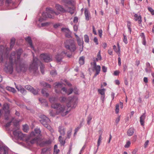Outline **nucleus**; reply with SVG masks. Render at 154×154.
<instances>
[{
    "instance_id": "f257e3e1",
    "label": "nucleus",
    "mask_w": 154,
    "mask_h": 154,
    "mask_svg": "<svg viewBox=\"0 0 154 154\" xmlns=\"http://www.w3.org/2000/svg\"><path fill=\"white\" fill-rule=\"evenodd\" d=\"M23 52L22 49H20L16 51V52H13L11 54L8 62H7L4 68V70L7 73L11 74L13 72V62L14 60L16 64V69L18 72H25L27 70L26 65L21 62L20 57Z\"/></svg>"
},
{
    "instance_id": "f03ea898",
    "label": "nucleus",
    "mask_w": 154,
    "mask_h": 154,
    "mask_svg": "<svg viewBox=\"0 0 154 154\" xmlns=\"http://www.w3.org/2000/svg\"><path fill=\"white\" fill-rule=\"evenodd\" d=\"M33 55V59L32 62L30 64L29 67V71L34 74L35 76H37L39 73L38 66L39 63H40V69L41 72L42 74L44 73V65L41 63L39 60L36 57H35Z\"/></svg>"
},
{
    "instance_id": "7ed1b4c3",
    "label": "nucleus",
    "mask_w": 154,
    "mask_h": 154,
    "mask_svg": "<svg viewBox=\"0 0 154 154\" xmlns=\"http://www.w3.org/2000/svg\"><path fill=\"white\" fill-rule=\"evenodd\" d=\"M51 107L57 109V115L60 114L62 116L66 115L69 111L66 109V107L59 103H55L51 104Z\"/></svg>"
},
{
    "instance_id": "20e7f679",
    "label": "nucleus",
    "mask_w": 154,
    "mask_h": 154,
    "mask_svg": "<svg viewBox=\"0 0 154 154\" xmlns=\"http://www.w3.org/2000/svg\"><path fill=\"white\" fill-rule=\"evenodd\" d=\"M46 12H43L42 14V16L43 17V18H40L39 21L40 22L42 21L47 18H53L54 17V14L57 15L59 14L58 12H55L53 9L50 8H46Z\"/></svg>"
},
{
    "instance_id": "39448f33",
    "label": "nucleus",
    "mask_w": 154,
    "mask_h": 154,
    "mask_svg": "<svg viewBox=\"0 0 154 154\" xmlns=\"http://www.w3.org/2000/svg\"><path fill=\"white\" fill-rule=\"evenodd\" d=\"M65 47L69 50L71 52H74L76 48L73 39H68L66 40L64 43Z\"/></svg>"
},
{
    "instance_id": "423d86ee",
    "label": "nucleus",
    "mask_w": 154,
    "mask_h": 154,
    "mask_svg": "<svg viewBox=\"0 0 154 154\" xmlns=\"http://www.w3.org/2000/svg\"><path fill=\"white\" fill-rule=\"evenodd\" d=\"M40 123L47 129L49 130L51 132H53V129L49 125L50 120L45 116H44L43 118L40 120Z\"/></svg>"
},
{
    "instance_id": "0eeeda50",
    "label": "nucleus",
    "mask_w": 154,
    "mask_h": 154,
    "mask_svg": "<svg viewBox=\"0 0 154 154\" xmlns=\"http://www.w3.org/2000/svg\"><path fill=\"white\" fill-rule=\"evenodd\" d=\"M55 92L57 93H59L61 90L63 91L65 93H67V90L65 87H62V84L60 83L56 82L54 84Z\"/></svg>"
},
{
    "instance_id": "6e6552de",
    "label": "nucleus",
    "mask_w": 154,
    "mask_h": 154,
    "mask_svg": "<svg viewBox=\"0 0 154 154\" xmlns=\"http://www.w3.org/2000/svg\"><path fill=\"white\" fill-rule=\"evenodd\" d=\"M40 58L45 62H48L52 60L51 57L49 54H43L40 55Z\"/></svg>"
},
{
    "instance_id": "1a4fd4ad",
    "label": "nucleus",
    "mask_w": 154,
    "mask_h": 154,
    "mask_svg": "<svg viewBox=\"0 0 154 154\" xmlns=\"http://www.w3.org/2000/svg\"><path fill=\"white\" fill-rule=\"evenodd\" d=\"M61 31L65 33V36L66 37L68 38L71 37V32L68 28H63L61 29Z\"/></svg>"
},
{
    "instance_id": "9d476101",
    "label": "nucleus",
    "mask_w": 154,
    "mask_h": 154,
    "mask_svg": "<svg viewBox=\"0 0 154 154\" xmlns=\"http://www.w3.org/2000/svg\"><path fill=\"white\" fill-rule=\"evenodd\" d=\"M41 131L40 129L38 128H36L34 130V132H31L30 135L32 136H36L37 137L39 138V137L41 135Z\"/></svg>"
},
{
    "instance_id": "9b49d317",
    "label": "nucleus",
    "mask_w": 154,
    "mask_h": 154,
    "mask_svg": "<svg viewBox=\"0 0 154 154\" xmlns=\"http://www.w3.org/2000/svg\"><path fill=\"white\" fill-rule=\"evenodd\" d=\"M94 67L95 70L96 72L94 75L95 76L98 74L100 70V66L99 65H97L96 61L94 60Z\"/></svg>"
},
{
    "instance_id": "f8f14e48",
    "label": "nucleus",
    "mask_w": 154,
    "mask_h": 154,
    "mask_svg": "<svg viewBox=\"0 0 154 154\" xmlns=\"http://www.w3.org/2000/svg\"><path fill=\"white\" fill-rule=\"evenodd\" d=\"M8 148L7 146H0V154H8Z\"/></svg>"
},
{
    "instance_id": "ddd939ff",
    "label": "nucleus",
    "mask_w": 154,
    "mask_h": 154,
    "mask_svg": "<svg viewBox=\"0 0 154 154\" xmlns=\"http://www.w3.org/2000/svg\"><path fill=\"white\" fill-rule=\"evenodd\" d=\"M66 54V53L65 51L62 52L60 54H57L55 57L57 61L58 62L60 61L64 57V55Z\"/></svg>"
},
{
    "instance_id": "4468645a",
    "label": "nucleus",
    "mask_w": 154,
    "mask_h": 154,
    "mask_svg": "<svg viewBox=\"0 0 154 154\" xmlns=\"http://www.w3.org/2000/svg\"><path fill=\"white\" fill-rule=\"evenodd\" d=\"M16 85V88L17 89L18 91H20L22 94H24L26 93V90L21 85H16V83H15Z\"/></svg>"
},
{
    "instance_id": "2eb2a0df",
    "label": "nucleus",
    "mask_w": 154,
    "mask_h": 154,
    "mask_svg": "<svg viewBox=\"0 0 154 154\" xmlns=\"http://www.w3.org/2000/svg\"><path fill=\"white\" fill-rule=\"evenodd\" d=\"M76 104L75 101H74V100H72L67 104V106L68 107H71L72 108L74 109L75 107Z\"/></svg>"
},
{
    "instance_id": "dca6fc26",
    "label": "nucleus",
    "mask_w": 154,
    "mask_h": 154,
    "mask_svg": "<svg viewBox=\"0 0 154 154\" xmlns=\"http://www.w3.org/2000/svg\"><path fill=\"white\" fill-rule=\"evenodd\" d=\"M55 7L57 10L62 12L64 13L66 11V10L62 6L58 4H56Z\"/></svg>"
},
{
    "instance_id": "f3484780",
    "label": "nucleus",
    "mask_w": 154,
    "mask_h": 154,
    "mask_svg": "<svg viewBox=\"0 0 154 154\" xmlns=\"http://www.w3.org/2000/svg\"><path fill=\"white\" fill-rule=\"evenodd\" d=\"M145 112L143 114V115L140 117V122L141 125L143 126L144 125V120L145 119L146 115Z\"/></svg>"
},
{
    "instance_id": "a211bd4d",
    "label": "nucleus",
    "mask_w": 154,
    "mask_h": 154,
    "mask_svg": "<svg viewBox=\"0 0 154 154\" xmlns=\"http://www.w3.org/2000/svg\"><path fill=\"white\" fill-rule=\"evenodd\" d=\"M135 20L136 21H138V23L140 24L141 23V17L140 15L138 16L137 14H136L134 15Z\"/></svg>"
},
{
    "instance_id": "6ab92c4d",
    "label": "nucleus",
    "mask_w": 154,
    "mask_h": 154,
    "mask_svg": "<svg viewBox=\"0 0 154 154\" xmlns=\"http://www.w3.org/2000/svg\"><path fill=\"white\" fill-rule=\"evenodd\" d=\"M39 100L40 103L45 106L47 107L48 106V103L45 99H44L42 98H41L39 99Z\"/></svg>"
},
{
    "instance_id": "aec40b11",
    "label": "nucleus",
    "mask_w": 154,
    "mask_h": 154,
    "mask_svg": "<svg viewBox=\"0 0 154 154\" xmlns=\"http://www.w3.org/2000/svg\"><path fill=\"white\" fill-rule=\"evenodd\" d=\"M145 70L146 72H151V66L150 64L148 62L146 63V67Z\"/></svg>"
},
{
    "instance_id": "412c9836",
    "label": "nucleus",
    "mask_w": 154,
    "mask_h": 154,
    "mask_svg": "<svg viewBox=\"0 0 154 154\" xmlns=\"http://www.w3.org/2000/svg\"><path fill=\"white\" fill-rule=\"evenodd\" d=\"M85 14L86 20L87 21L89 20V17L90 15V13L89 12L87 9H85Z\"/></svg>"
},
{
    "instance_id": "4be33fe9",
    "label": "nucleus",
    "mask_w": 154,
    "mask_h": 154,
    "mask_svg": "<svg viewBox=\"0 0 154 154\" xmlns=\"http://www.w3.org/2000/svg\"><path fill=\"white\" fill-rule=\"evenodd\" d=\"M59 131L61 135H65V130L63 127L60 126L59 128Z\"/></svg>"
},
{
    "instance_id": "5701e85b",
    "label": "nucleus",
    "mask_w": 154,
    "mask_h": 154,
    "mask_svg": "<svg viewBox=\"0 0 154 154\" xmlns=\"http://www.w3.org/2000/svg\"><path fill=\"white\" fill-rule=\"evenodd\" d=\"M25 40L29 44L31 48H33V46L32 45V42L30 37H28L27 38H25Z\"/></svg>"
},
{
    "instance_id": "b1692460",
    "label": "nucleus",
    "mask_w": 154,
    "mask_h": 154,
    "mask_svg": "<svg viewBox=\"0 0 154 154\" xmlns=\"http://www.w3.org/2000/svg\"><path fill=\"white\" fill-rule=\"evenodd\" d=\"M40 139L38 137H35L30 140L29 142L30 143L32 144L35 143H38Z\"/></svg>"
},
{
    "instance_id": "393cba45",
    "label": "nucleus",
    "mask_w": 154,
    "mask_h": 154,
    "mask_svg": "<svg viewBox=\"0 0 154 154\" xmlns=\"http://www.w3.org/2000/svg\"><path fill=\"white\" fill-rule=\"evenodd\" d=\"M49 101L52 104H55V102L57 101V98L55 97H52L49 98Z\"/></svg>"
},
{
    "instance_id": "a878e982",
    "label": "nucleus",
    "mask_w": 154,
    "mask_h": 154,
    "mask_svg": "<svg viewBox=\"0 0 154 154\" xmlns=\"http://www.w3.org/2000/svg\"><path fill=\"white\" fill-rule=\"evenodd\" d=\"M134 129L133 128H131L128 130L127 132V134L128 136H132L134 132Z\"/></svg>"
},
{
    "instance_id": "bb28decb",
    "label": "nucleus",
    "mask_w": 154,
    "mask_h": 154,
    "mask_svg": "<svg viewBox=\"0 0 154 154\" xmlns=\"http://www.w3.org/2000/svg\"><path fill=\"white\" fill-rule=\"evenodd\" d=\"M77 40L78 45L80 46V47H82V49L83 48V41L80 38H78L77 39Z\"/></svg>"
},
{
    "instance_id": "cd10ccee",
    "label": "nucleus",
    "mask_w": 154,
    "mask_h": 154,
    "mask_svg": "<svg viewBox=\"0 0 154 154\" xmlns=\"http://www.w3.org/2000/svg\"><path fill=\"white\" fill-rule=\"evenodd\" d=\"M15 42V39L14 38H12L11 40V42L10 44V48L12 49L14 46Z\"/></svg>"
},
{
    "instance_id": "c85d7f7f",
    "label": "nucleus",
    "mask_w": 154,
    "mask_h": 154,
    "mask_svg": "<svg viewBox=\"0 0 154 154\" xmlns=\"http://www.w3.org/2000/svg\"><path fill=\"white\" fill-rule=\"evenodd\" d=\"M3 109L5 110H6L7 112L9 111V106L8 104L7 103H5L3 105Z\"/></svg>"
},
{
    "instance_id": "c756f323",
    "label": "nucleus",
    "mask_w": 154,
    "mask_h": 154,
    "mask_svg": "<svg viewBox=\"0 0 154 154\" xmlns=\"http://www.w3.org/2000/svg\"><path fill=\"white\" fill-rule=\"evenodd\" d=\"M40 84L43 86L46 87L47 88H51V85L45 82H41L40 83Z\"/></svg>"
},
{
    "instance_id": "7c9ffc66",
    "label": "nucleus",
    "mask_w": 154,
    "mask_h": 154,
    "mask_svg": "<svg viewBox=\"0 0 154 154\" xmlns=\"http://www.w3.org/2000/svg\"><path fill=\"white\" fill-rule=\"evenodd\" d=\"M6 89L7 90H8V91L12 92L13 93H15L16 91V90L14 88L10 87H6Z\"/></svg>"
},
{
    "instance_id": "2f4dec72",
    "label": "nucleus",
    "mask_w": 154,
    "mask_h": 154,
    "mask_svg": "<svg viewBox=\"0 0 154 154\" xmlns=\"http://www.w3.org/2000/svg\"><path fill=\"white\" fill-rule=\"evenodd\" d=\"M69 10H66V12H68L70 13L71 14H72L74 13V10L75 8L74 7H72V8L68 7Z\"/></svg>"
},
{
    "instance_id": "473e14b6",
    "label": "nucleus",
    "mask_w": 154,
    "mask_h": 154,
    "mask_svg": "<svg viewBox=\"0 0 154 154\" xmlns=\"http://www.w3.org/2000/svg\"><path fill=\"white\" fill-rule=\"evenodd\" d=\"M45 90V88L42 89L41 91V93L43 96H45L47 97L49 96V94L48 93L46 92Z\"/></svg>"
},
{
    "instance_id": "72a5a7b5",
    "label": "nucleus",
    "mask_w": 154,
    "mask_h": 154,
    "mask_svg": "<svg viewBox=\"0 0 154 154\" xmlns=\"http://www.w3.org/2000/svg\"><path fill=\"white\" fill-rule=\"evenodd\" d=\"M6 55V57H8V55L6 54H4L2 53V54H0V62H3L4 60V59H5V56Z\"/></svg>"
},
{
    "instance_id": "f704fd0d",
    "label": "nucleus",
    "mask_w": 154,
    "mask_h": 154,
    "mask_svg": "<svg viewBox=\"0 0 154 154\" xmlns=\"http://www.w3.org/2000/svg\"><path fill=\"white\" fill-rule=\"evenodd\" d=\"M85 58L82 56L80 57L79 60V63L80 65H83L84 63Z\"/></svg>"
},
{
    "instance_id": "c9c22d12",
    "label": "nucleus",
    "mask_w": 154,
    "mask_h": 154,
    "mask_svg": "<svg viewBox=\"0 0 154 154\" xmlns=\"http://www.w3.org/2000/svg\"><path fill=\"white\" fill-rule=\"evenodd\" d=\"M101 134H100L99 135V138H98V141H97V150L98 149L99 146L100 145V143L101 142Z\"/></svg>"
},
{
    "instance_id": "e433bc0d",
    "label": "nucleus",
    "mask_w": 154,
    "mask_h": 154,
    "mask_svg": "<svg viewBox=\"0 0 154 154\" xmlns=\"http://www.w3.org/2000/svg\"><path fill=\"white\" fill-rule=\"evenodd\" d=\"M105 89L104 88L102 89H98V91L99 94L101 95H104L105 94Z\"/></svg>"
},
{
    "instance_id": "4c0bfd02",
    "label": "nucleus",
    "mask_w": 154,
    "mask_h": 154,
    "mask_svg": "<svg viewBox=\"0 0 154 154\" xmlns=\"http://www.w3.org/2000/svg\"><path fill=\"white\" fill-rule=\"evenodd\" d=\"M102 59V57L100 54V51H99L97 56V58H96V60H95L96 62L98 60H101Z\"/></svg>"
},
{
    "instance_id": "58836bf2",
    "label": "nucleus",
    "mask_w": 154,
    "mask_h": 154,
    "mask_svg": "<svg viewBox=\"0 0 154 154\" xmlns=\"http://www.w3.org/2000/svg\"><path fill=\"white\" fill-rule=\"evenodd\" d=\"M131 78L130 79H129V78H125V79H124V82L125 84L128 85V81H131Z\"/></svg>"
},
{
    "instance_id": "ea45409f",
    "label": "nucleus",
    "mask_w": 154,
    "mask_h": 154,
    "mask_svg": "<svg viewBox=\"0 0 154 154\" xmlns=\"http://www.w3.org/2000/svg\"><path fill=\"white\" fill-rule=\"evenodd\" d=\"M92 119V117L91 115H89L87 118V123L88 125L90 124L91 121Z\"/></svg>"
},
{
    "instance_id": "a19ab883",
    "label": "nucleus",
    "mask_w": 154,
    "mask_h": 154,
    "mask_svg": "<svg viewBox=\"0 0 154 154\" xmlns=\"http://www.w3.org/2000/svg\"><path fill=\"white\" fill-rule=\"evenodd\" d=\"M131 22L129 21H127V27L129 31L130 32V33H131Z\"/></svg>"
},
{
    "instance_id": "79ce46f5",
    "label": "nucleus",
    "mask_w": 154,
    "mask_h": 154,
    "mask_svg": "<svg viewBox=\"0 0 154 154\" xmlns=\"http://www.w3.org/2000/svg\"><path fill=\"white\" fill-rule=\"evenodd\" d=\"M17 137H18L19 138L22 139L24 137V135L20 131Z\"/></svg>"
},
{
    "instance_id": "37998d69",
    "label": "nucleus",
    "mask_w": 154,
    "mask_h": 154,
    "mask_svg": "<svg viewBox=\"0 0 154 154\" xmlns=\"http://www.w3.org/2000/svg\"><path fill=\"white\" fill-rule=\"evenodd\" d=\"M84 39L85 41L87 43H88L89 41V38L88 36L87 35H85L84 36Z\"/></svg>"
},
{
    "instance_id": "c03bdc74",
    "label": "nucleus",
    "mask_w": 154,
    "mask_h": 154,
    "mask_svg": "<svg viewBox=\"0 0 154 154\" xmlns=\"http://www.w3.org/2000/svg\"><path fill=\"white\" fill-rule=\"evenodd\" d=\"M62 137L61 136H60L59 137V140L60 142V144L62 145H63L65 143V141L63 140L62 139Z\"/></svg>"
},
{
    "instance_id": "a18cd8bd",
    "label": "nucleus",
    "mask_w": 154,
    "mask_h": 154,
    "mask_svg": "<svg viewBox=\"0 0 154 154\" xmlns=\"http://www.w3.org/2000/svg\"><path fill=\"white\" fill-rule=\"evenodd\" d=\"M25 88L26 89L29 91H32L33 88L30 85H27L25 86Z\"/></svg>"
},
{
    "instance_id": "49530a36",
    "label": "nucleus",
    "mask_w": 154,
    "mask_h": 154,
    "mask_svg": "<svg viewBox=\"0 0 154 154\" xmlns=\"http://www.w3.org/2000/svg\"><path fill=\"white\" fill-rule=\"evenodd\" d=\"M72 131V129H71L70 130L68 131L67 132V137L66 138H69L70 137L71 135V133Z\"/></svg>"
},
{
    "instance_id": "de8ad7c7",
    "label": "nucleus",
    "mask_w": 154,
    "mask_h": 154,
    "mask_svg": "<svg viewBox=\"0 0 154 154\" xmlns=\"http://www.w3.org/2000/svg\"><path fill=\"white\" fill-rule=\"evenodd\" d=\"M50 74L52 76H56L57 74L56 70H53L50 72Z\"/></svg>"
},
{
    "instance_id": "09e8293b",
    "label": "nucleus",
    "mask_w": 154,
    "mask_h": 154,
    "mask_svg": "<svg viewBox=\"0 0 154 154\" xmlns=\"http://www.w3.org/2000/svg\"><path fill=\"white\" fill-rule=\"evenodd\" d=\"M30 91L34 95L37 94L38 92V90H35L33 88H32V91Z\"/></svg>"
},
{
    "instance_id": "8fccbe9b",
    "label": "nucleus",
    "mask_w": 154,
    "mask_h": 154,
    "mask_svg": "<svg viewBox=\"0 0 154 154\" xmlns=\"http://www.w3.org/2000/svg\"><path fill=\"white\" fill-rule=\"evenodd\" d=\"M49 149L48 148H44L42 149L41 154H45L44 153L46 152Z\"/></svg>"
},
{
    "instance_id": "3c124183",
    "label": "nucleus",
    "mask_w": 154,
    "mask_h": 154,
    "mask_svg": "<svg viewBox=\"0 0 154 154\" xmlns=\"http://www.w3.org/2000/svg\"><path fill=\"white\" fill-rule=\"evenodd\" d=\"M149 11L151 12L152 15H154V10L151 7H149L148 8Z\"/></svg>"
},
{
    "instance_id": "603ef678",
    "label": "nucleus",
    "mask_w": 154,
    "mask_h": 154,
    "mask_svg": "<svg viewBox=\"0 0 154 154\" xmlns=\"http://www.w3.org/2000/svg\"><path fill=\"white\" fill-rule=\"evenodd\" d=\"M19 132L20 131H18L17 130H15L13 131V134L14 136H17Z\"/></svg>"
},
{
    "instance_id": "864d4df0",
    "label": "nucleus",
    "mask_w": 154,
    "mask_h": 154,
    "mask_svg": "<svg viewBox=\"0 0 154 154\" xmlns=\"http://www.w3.org/2000/svg\"><path fill=\"white\" fill-rule=\"evenodd\" d=\"M73 91V89L72 88L69 89L67 91L66 93L69 95L72 93Z\"/></svg>"
},
{
    "instance_id": "5fc2aeb1",
    "label": "nucleus",
    "mask_w": 154,
    "mask_h": 154,
    "mask_svg": "<svg viewBox=\"0 0 154 154\" xmlns=\"http://www.w3.org/2000/svg\"><path fill=\"white\" fill-rule=\"evenodd\" d=\"M119 105L118 104H117L116 105V114H117L119 112Z\"/></svg>"
},
{
    "instance_id": "6e6d98bb",
    "label": "nucleus",
    "mask_w": 154,
    "mask_h": 154,
    "mask_svg": "<svg viewBox=\"0 0 154 154\" xmlns=\"http://www.w3.org/2000/svg\"><path fill=\"white\" fill-rule=\"evenodd\" d=\"M28 128L27 126L26 125L23 126V129L24 132H27V131L28 130Z\"/></svg>"
},
{
    "instance_id": "4d7b16f0",
    "label": "nucleus",
    "mask_w": 154,
    "mask_h": 154,
    "mask_svg": "<svg viewBox=\"0 0 154 154\" xmlns=\"http://www.w3.org/2000/svg\"><path fill=\"white\" fill-rule=\"evenodd\" d=\"M124 39L123 42L125 44H127L128 43V41L127 40V38L126 36L123 34Z\"/></svg>"
},
{
    "instance_id": "13d9d810",
    "label": "nucleus",
    "mask_w": 154,
    "mask_h": 154,
    "mask_svg": "<svg viewBox=\"0 0 154 154\" xmlns=\"http://www.w3.org/2000/svg\"><path fill=\"white\" fill-rule=\"evenodd\" d=\"M60 100L62 102H64L66 100V98L64 97H62L60 98Z\"/></svg>"
},
{
    "instance_id": "bf43d9fd",
    "label": "nucleus",
    "mask_w": 154,
    "mask_h": 154,
    "mask_svg": "<svg viewBox=\"0 0 154 154\" xmlns=\"http://www.w3.org/2000/svg\"><path fill=\"white\" fill-rule=\"evenodd\" d=\"M65 3L67 4H71V3L70 0H62Z\"/></svg>"
},
{
    "instance_id": "052dcab7",
    "label": "nucleus",
    "mask_w": 154,
    "mask_h": 154,
    "mask_svg": "<svg viewBox=\"0 0 154 154\" xmlns=\"http://www.w3.org/2000/svg\"><path fill=\"white\" fill-rule=\"evenodd\" d=\"M131 144V142L129 141H128L126 144L125 146V148H128L130 146Z\"/></svg>"
},
{
    "instance_id": "680f3d73",
    "label": "nucleus",
    "mask_w": 154,
    "mask_h": 154,
    "mask_svg": "<svg viewBox=\"0 0 154 154\" xmlns=\"http://www.w3.org/2000/svg\"><path fill=\"white\" fill-rule=\"evenodd\" d=\"M46 145L50 144L51 143V141L50 140L44 141Z\"/></svg>"
},
{
    "instance_id": "e2e57ef3",
    "label": "nucleus",
    "mask_w": 154,
    "mask_h": 154,
    "mask_svg": "<svg viewBox=\"0 0 154 154\" xmlns=\"http://www.w3.org/2000/svg\"><path fill=\"white\" fill-rule=\"evenodd\" d=\"M39 145H40V146H41V147H43V146H46L45 144V142L44 141H41Z\"/></svg>"
},
{
    "instance_id": "0e129e2a",
    "label": "nucleus",
    "mask_w": 154,
    "mask_h": 154,
    "mask_svg": "<svg viewBox=\"0 0 154 154\" xmlns=\"http://www.w3.org/2000/svg\"><path fill=\"white\" fill-rule=\"evenodd\" d=\"M50 115L52 116H54L56 115V113H54L53 112V111L51 110L50 112Z\"/></svg>"
},
{
    "instance_id": "69168bd1",
    "label": "nucleus",
    "mask_w": 154,
    "mask_h": 154,
    "mask_svg": "<svg viewBox=\"0 0 154 154\" xmlns=\"http://www.w3.org/2000/svg\"><path fill=\"white\" fill-rule=\"evenodd\" d=\"M94 41L95 43L97 45L98 44V39L96 37H95L94 38Z\"/></svg>"
},
{
    "instance_id": "338daca9",
    "label": "nucleus",
    "mask_w": 154,
    "mask_h": 154,
    "mask_svg": "<svg viewBox=\"0 0 154 154\" xmlns=\"http://www.w3.org/2000/svg\"><path fill=\"white\" fill-rule=\"evenodd\" d=\"M73 91L74 93L76 94H77L78 93V89L77 88L75 87L74 88Z\"/></svg>"
},
{
    "instance_id": "774afa93",
    "label": "nucleus",
    "mask_w": 154,
    "mask_h": 154,
    "mask_svg": "<svg viewBox=\"0 0 154 154\" xmlns=\"http://www.w3.org/2000/svg\"><path fill=\"white\" fill-rule=\"evenodd\" d=\"M102 30L101 29L98 30V34L100 37L101 38L102 35Z\"/></svg>"
}]
</instances>
